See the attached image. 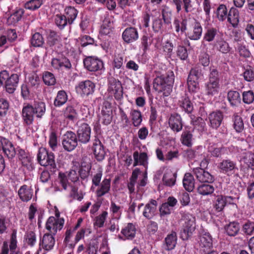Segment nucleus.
I'll return each instance as SVG.
<instances>
[{"label": "nucleus", "instance_id": "1", "mask_svg": "<svg viewBox=\"0 0 254 254\" xmlns=\"http://www.w3.org/2000/svg\"><path fill=\"white\" fill-rule=\"evenodd\" d=\"M174 80V74L172 71L167 75L157 76L153 81V88L159 93L162 92L164 96H168L172 91Z\"/></svg>", "mask_w": 254, "mask_h": 254}, {"label": "nucleus", "instance_id": "2", "mask_svg": "<svg viewBox=\"0 0 254 254\" xmlns=\"http://www.w3.org/2000/svg\"><path fill=\"white\" fill-rule=\"evenodd\" d=\"M37 160L43 166L47 167L52 172H55L57 165L53 153L48 152L45 148H40L37 154Z\"/></svg>", "mask_w": 254, "mask_h": 254}, {"label": "nucleus", "instance_id": "3", "mask_svg": "<svg viewBox=\"0 0 254 254\" xmlns=\"http://www.w3.org/2000/svg\"><path fill=\"white\" fill-rule=\"evenodd\" d=\"M180 214L182 217V220L184 221L183 232L182 234L183 237L187 239L195 230V218L190 213L181 211Z\"/></svg>", "mask_w": 254, "mask_h": 254}, {"label": "nucleus", "instance_id": "4", "mask_svg": "<svg viewBox=\"0 0 254 254\" xmlns=\"http://www.w3.org/2000/svg\"><path fill=\"white\" fill-rule=\"evenodd\" d=\"M59 183L64 190H67L70 183L68 180L73 183L79 181V175L74 170H71L65 173H60L59 174Z\"/></svg>", "mask_w": 254, "mask_h": 254}, {"label": "nucleus", "instance_id": "5", "mask_svg": "<svg viewBox=\"0 0 254 254\" xmlns=\"http://www.w3.org/2000/svg\"><path fill=\"white\" fill-rule=\"evenodd\" d=\"M63 218L57 219L53 216L50 217L46 224V229L49 231V233L55 235L58 230L63 228L64 224Z\"/></svg>", "mask_w": 254, "mask_h": 254}, {"label": "nucleus", "instance_id": "6", "mask_svg": "<svg viewBox=\"0 0 254 254\" xmlns=\"http://www.w3.org/2000/svg\"><path fill=\"white\" fill-rule=\"evenodd\" d=\"M83 63L85 67L90 71H96L103 67L102 61L97 57H87L84 59Z\"/></svg>", "mask_w": 254, "mask_h": 254}, {"label": "nucleus", "instance_id": "7", "mask_svg": "<svg viewBox=\"0 0 254 254\" xmlns=\"http://www.w3.org/2000/svg\"><path fill=\"white\" fill-rule=\"evenodd\" d=\"M62 144L64 149L68 151L74 149L77 145V136L72 131H67L64 135Z\"/></svg>", "mask_w": 254, "mask_h": 254}, {"label": "nucleus", "instance_id": "8", "mask_svg": "<svg viewBox=\"0 0 254 254\" xmlns=\"http://www.w3.org/2000/svg\"><path fill=\"white\" fill-rule=\"evenodd\" d=\"M108 90L111 95L114 96L117 100H120L123 98V87L119 80L114 78H111L109 80Z\"/></svg>", "mask_w": 254, "mask_h": 254}, {"label": "nucleus", "instance_id": "9", "mask_svg": "<svg viewBox=\"0 0 254 254\" xmlns=\"http://www.w3.org/2000/svg\"><path fill=\"white\" fill-rule=\"evenodd\" d=\"M218 168L220 172L230 175L238 170L236 163L230 159H224L218 165Z\"/></svg>", "mask_w": 254, "mask_h": 254}, {"label": "nucleus", "instance_id": "10", "mask_svg": "<svg viewBox=\"0 0 254 254\" xmlns=\"http://www.w3.org/2000/svg\"><path fill=\"white\" fill-rule=\"evenodd\" d=\"M34 114L33 106L29 103H24L22 110V118L25 125L29 126L33 124Z\"/></svg>", "mask_w": 254, "mask_h": 254}, {"label": "nucleus", "instance_id": "11", "mask_svg": "<svg viewBox=\"0 0 254 254\" xmlns=\"http://www.w3.org/2000/svg\"><path fill=\"white\" fill-rule=\"evenodd\" d=\"M190 25H191L192 29L188 32V37L193 40H199L202 34V28L199 22L195 19H190Z\"/></svg>", "mask_w": 254, "mask_h": 254}, {"label": "nucleus", "instance_id": "12", "mask_svg": "<svg viewBox=\"0 0 254 254\" xmlns=\"http://www.w3.org/2000/svg\"><path fill=\"white\" fill-rule=\"evenodd\" d=\"M95 85L90 80H85L79 83L76 87V92L82 96H88L94 91Z\"/></svg>", "mask_w": 254, "mask_h": 254}, {"label": "nucleus", "instance_id": "13", "mask_svg": "<svg viewBox=\"0 0 254 254\" xmlns=\"http://www.w3.org/2000/svg\"><path fill=\"white\" fill-rule=\"evenodd\" d=\"M77 134L78 139L80 142L84 144L87 143L90 139V127L87 124H82L77 129Z\"/></svg>", "mask_w": 254, "mask_h": 254}, {"label": "nucleus", "instance_id": "14", "mask_svg": "<svg viewBox=\"0 0 254 254\" xmlns=\"http://www.w3.org/2000/svg\"><path fill=\"white\" fill-rule=\"evenodd\" d=\"M92 149L95 158L98 161H101L104 159L105 151L104 146L101 141L96 137L93 140Z\"/></svg>", "mask_w": 254, "mask_h": 254}, {"label": "nucleus", "instance_id": "15", "mask_svg": "<svg viewBox=\"0 0 254 254\" xmlns=\"http://www.w3.org/2000/svg\"><path fill=\"white\" fill-rule=\"evenodd\" d=\"M51 64L55 69L58 70H68L71 67L69 60L65 57L54 58L52 59Z\"/></svg>", "mask_w": 254, "mask_h": 254}, {"label": "nucleus", "instance_id": "16", "mask_svg": "<svg viewBox=\"0 0 254 254\" xmlns=\"http://www.w3.org/2000/svg\"><path fill=\"white\" fill-rule=\"evenodd\" d=\"M193 172L196 179L200 182L210 183L214 181L213 176L208 172L205 171L202 168H194L193 169Z\"/></svg>", "mask_w": 254, "mask_h": 254}, {"label": "nucleus", "instance_id": "17", "mask_svg": "<svg viewBox=\"0 0 254 254\" xmlns=\"http://www.w3.org/2000/svg\"><path fill=\"white\" fill-rule=\"evenodd\" d=\"M138 37L137 30L134 27L127 28L122 34L123 39L127 43L133 42L136 41Z\"/></svg>", "mask_w": 254, "mask_h": 254}, {"label": "nucleus", "instance_id": "18", "mask_svg": "<svg viewBox=\"0 0 254 254\" xmlns=\"http://www.w3.org/2000/svg\"><path fill=\"white\" fill-rule=\"evenodd\" d=\"M169 125L174 131L179 132L182 129L183 124L181 116L176 113L172 114L168 120Z\"/></svg>", "mask_w": 254, "mask_h": 254}, {"label": "nucleus", "instance_id": "19", "mask_svg": "<svg viewBox=\"0 0 254 254\" xmlns=\"http://www.w3.org/2000/svg\"><path fill=\"white\" fill-rule=\"evenodd\" d=\"M96 192V196L99 198L108 193L111 190V179L105 178L99 184Z\"/></svg>", "mask_w": 254, "mask_h": 254}, {"label": "nucleus", "instance_id": "20", "mask_svg": "<svg viewBox=\"0 0 254 254\" xmlns=\"http://www.w3.org/2000/svg\"><path fill=\"white\" fill-rule=\"evenodd\" d=\"M19 82V76L17 74H12L8 77L4 87L6 92L11 94L16 90Z\"/></svg>", "mask_w": 254, "mask_h": 254}, {"label": "nucleus", "instance_id": "21", "mask_svg": "<svg viewBox=\"0 0 254 254\" xmlns=\"http://www.w3.org/2000/svg\"><path fill=\"white\" fill-rule=\"evenodd\" d=\"M54 235L49 233L43 235L40 245L46 251H50L53 248L55 244Z\"/></svg>", "mask_w": 254, "mask_h": 254}, {"label": "nucleus", "instance_id": "22", "mask_svg": "<svg viewBox=\"0 0 254 254\" xmlns=\"http://www.w3.org/2000/svg\"><path fill=\"white\" fill-rule=\"evenodd\" d=\"M208 118L210 126L213 128H217L221 124L223 116L220 111L213 112L209 114Z\"/></svg>", "mask_w": 254, "mask_h": 254}, {"label": "nucleus", "instance_id": "23", "mask_svg": "<svg viewBox=\"0 0 254 254\" xmlns=\"http://www.w3.org/2000/svg\"><path fill=\"white\" fill-rule=\"evenodd\" d=\"M134 159L133 166L142 165L146 167L148 164V156L145 152L139 153L138 151H135L133 154Z\"/></svg>", "mask_w": 254, "mask_h": 254}, {"label": "nucleus", "instance_id": "24", "mask_svg": "<svg viewBox=\"0 0 254 254\" xmlns=\"http://www.w3.org/2000/svg\"><path fill=\"white\" fill-rule=\"evenodd\" d=\"M157 205V202L155 200H151L149 203L145 205L143 212V216L148 219L152 218L155 215Z\"/></svg>", "mask_w": 254, "mask_h": 254}, {"label": "nucleus", "instance_id": "25", "mask_svg": "<svg viewBox=\"0 0 254 254\" xmlns=\"http://www.w3.org/2000/svg\"><path fill=\"white\" fill-rule=\"evenodd\" d=\"M198 243L201 248L210 249L212 247V237L208 233H203L199 236Z\"/></svg>", "mask_w": 254, "mask_h": 254}, {"label": "nucleus", "instance_id": "26", "mask_svg": "<svg viewBox=\"0 0 254 254\" xmlns=\"http://www.w3.org/2000/svg\"><path fill=\"white\" fill-rule=\"evenodd\" d=\"M18 193L21 200L25 202L29 201L33 196V190L26 185L21 186Z\"/></svg>", "mask_w": 254, "mask_h": 254}, {"label": "nucleus", "instance_id": "27", "mask_svg": "<svg viewBox=\"0 0 254 254\" xmlns=\"http://www.w3.org/2000/svg\"><path fill=\"white\" fill-rule=\"evenodd\" d=\"M136 231L135 225L129 223L122 229L121 233L125 239L131 240L134 238Z\"/></svg>", "mask_w": 254, "mask_h": 254}, {"label": "nucleus", "instance_id": "28", "mask_svg": "<svg viewBox=\"0 0 254 254\" xmlns=\"http://www.w3.org/2000/svg\"><path fill=\"white\" fill-rule=\"evenodd\" d=\"M176 174L173 172L171 170L167 169L163 177L164 184L168 187H172L175 184Z\"/></svg>", "mask_w": 254, "mask_h": 254}, {"label": "nucleus", "instance_id": "29", "mask_svg": "<svg viewBox=\"0 0 254 254\" xmlns=\"http://www.w3.org/2000/svg\"><path fill=\"white\" fill-rule=\"evenodd\" d=\"M100 121L104 125H109L112 121V110L110 108H103L100 116Z\"/></svg>", "mask_w": 254, "mask_h": 254}, {"label": "nucleus", "instance_id": "30", "mask_svg": "<svg viewBox=\"0 0 254 254\" xmlns=\"http://www.w3.org/2000/svg\"><path fill=\"white\" fill-rule=\"evenodd\" d=\"M205 92L208 95H214L218 93L219 89L218 81L209 80L205 85Z\"/></svg>", "mask_w": 254, "mask_h": 254}, {"label": "nucleus", "instance_id": "31", "mask_svg": "<svg viewBox=\"0 0 254 254\" xmlns=\"http://www.w3.org/2000/svg\"><path fill=\"white\" fill-rule=\"evenodd\" d=\"M228 22L233 27H236L239 22V12L237 9L232 7L227 16Z\"/></svg>", "mask_w": 254, "mask_h": 254}, {"label": "nucleus", "instance_id": "32", "mask_svg": "<svg viewBox=\"0 0 254 254\" xmlns=\"http://www.w3.org/2000/svg\"><path fill=\"white\" fill-rule=\"evenodd\" d=\"M177 241V237L175 232L168 234L165 239V249L168 251L174 249L176 245Z\"/></svg>", "mask_w": 254, "mask_h": 254}, {"label": "nucleus", "instance_id": "33", "mask_svg": "<svg viewBox=\"0 0 254 254\" xmlns=\"http://www.w3.org/2000/svg\"><path fill=\"white\" fill-rule=\"evenodd\" d=\"M130 117L132 125L135 127H138L142 121V117L141 112L137 110L132 109L130 112Z\"/></svg>", "mask_w": 254, "mask_h": 254}, {"label": "nucleus", "instance_id": "34", "mask_svg": "<svg viewBox=\"0 0 254 254\" xmlns=\"http://www.w3.org/2000/svg\"><path fill=\"white\" fill-rule=\"evenodd\" d=\"M183 186L185 189L189 191L193 190L194 187V180L192 175L190 173L185 174L183 181Z\"/></svg>", "mask_w": 254, "mask_h": 254}, {"label": "nucleus", "instance_id": "35", "mask_svg": "<svg viewBox=\"0 0 254 254\" xmlns=\"http://www.w3.org/2000/svg\"><path fill=\"white\" fill-rule=\"evenodd\" d=\"M1 148L3 152L9 158H12L15 155V151L12 144L8 140H4Z\"/></svg>", "mask_w": 254, "mask_h": 254}, {"label": "nucleus", "instance_id": "36", "mask_svg": "<svg viewBox=\"0 0 254 254\" xmlns=\"http://www.w3.org/2000/svg\"><path fill=\"white\" fill-rule=\"evenodd\" d=\"M64 117L68 120L74 122L78 119L76 110L71 106H67L64 112Z\"/></svg>", "mask_w": 254, "mask_h": 254}, {"label": "nucleus", "instance_id": "37", "mask_svg": "<svg viewBox=\"0 0 254 254\" xmlns=\"http://www.w3.org/2000/svg\"><path fill=\"white\" fill-rule=\"evenodd\" d=\"M160 10L164 22L166 24L171 23L172 12L171 9L166 5H163L160 8Z\"/></svg>", "mask_w": 254, "mask_h": 254}, {"label": "nucleus", "instance_id": "38", "mask_svg": "<svg viewBox=\"0 0 254 254\" xmlns=\"http://www.w3.org/2000/svg\"><path fill=\"white\" fill-rule=\"evenodd\" d=\"M33 109L36 117L42 118L46 112V105L43 102H36L33 106Z\"/></svg>", "mask_w": 254, "mask_h": 254}, {"label": "nucleus", "instance_id": "39", "mask_svg": "<svg viewBox=\"0 0 254 254\" xmlns=\"http://www.w3.org/2000/svg\"><path fill=\"white\" fill-rule=\"evenodd\" d=\"M226 233L230 236L236 235L240 230L239 224L236 222H232L225 227Z\"/></svg>", "mask_w": 254, "mask_h": 254}, {"label": "nucleus", "instance_id": "40", "mask_svg": "<svg viewBox=\"0 0 254 254\" xmlns=\"http://www.w3.org/2000/svg\"><path fill=\"white\" fill-rule=\"evenodd\" d=\"M190 19L191 18L183 19L181 22L178 19H175L174 24L175 27L176 31L179 32L181 31L182 33L184 32L187 30L188 25H190Z\"/></svg>", "mask_w": 254, "mask_h": 254}, {"label": "nucleus", "instance_id": "41", "mask_svg": "<svg viewBox=\"0 0 254 254\" xmlns=\"http://www.w3.org/2000/svg\"><path fill=\"white\" fill-rule=\"evenodd\" d=\"M233 127L238 132H241L244 128V124L242 118L237 113L234 114L232 118Z\"/></svg>", "mask_w": 254, "mask_h": 254}, {"label": "nucleus", "instance_id": "42", "mask_svg": "<svg viewBox=\"0 0 254 254\" xmlns=\"http://www.w3.org/2000/svg\"><path fill=\"white\" fill-rule=\"evenodd\" d=\"M192 134L190 130H184L181 137L182 143L188 147L191 146L192 144Z\"/></svg>", "mask_w": 254, "mask_h": 254}, {"label": "nucleus", "instance_id": "43", "mask_svg": "<svg viewBox=\"0 0 254 254\" xmlns=\"http://www.w3.org/2000/svg\"><path fill=\"white\" fill-rule=\"evenodd\" d=\"M23 14V10L22 9H18L9 16L7 19V23L8 25H14L19 21Z\"/></svg>", "mask_w": 254, "mask_h": 254}, {"label": "nucleus", "instance_id": "44", "mask_svg": "<svg viewBox=\"0 0 254 254\" xmlns=\"http://www.w3.org/2000/svg\"><path fill=\"white\" fill-rule=\"evenodd\" d=\"M228 100L232 106H237L241 102L240 94L236 91H230L228 93Z\"/></svg>", "mask_w": 254, "mask_h": 254}, {"label": "nucleus", "instance_id": "45", "mask_svg": "<svg viewBox=\"0 0 254 254\" xmlns=\"http://www.w3.org/2000/svg\"><path fill=\"white\" fill-rule=\"evenodd\" d=\"M216 47L217 50L223 54L228 53L231 49L228 43L223 39L217 41Z\"/></svg>", "mask_w": 254, "mask_h": 254}, {"label": "nucleus", "instance_id": "46", "mask_svg": "<svg viewBox=\"0 0 254 254\" xmlns=\"http://www.w3.org/2000/svg\"><path fill=\"white\" fill-rule=\"evenodd\" d=\"M31 43L34 47H41L44 43V39L39 32H36L33 34L31 39Z\"/></svg>", "mask_w": 254, "mask_h": 254}, {"label": "nucleus", "instance_id": "47", "mask_svg": "<svg viewBox=\"0 0 254 254\" xmlns=\"http://www.w3.org/2000/svg\"><path fill=\"white\" fill-rule=\"evenodd\" d=\"M66 17L69 24H71L76 18L78 12L73 7L69 6L65 9Z\"/></svg>", "mask_w": 254, "mask_h": 254}, {"label": "nucleus", "instance_id": "48", "mask_svg": "<svg viewBox=\"0 0 254 254\" xmlns=\"http://www.w3.org/2000/svg\"><path fill=\"white\" fill-rule=\"evenodd\" d=\"M198 192L202 195H206L212 193L214 191V188L209 184H202L197 188Z\"/></svg>", "mask_w": 254, "mask_h": 254}, {"label": "nucleus", "instance_id": "49", "mask_svg": "<svg viewBox=\"0 0 254 254\" xmlns=\"http://www.w3.org/2000/svg\"><path fill=\"white\" fill-rule=\"evenodd\" d=\"M67 100V96L64 91H60L58 92L57 96L54 101V105L56 106H61L63 105Z\"/></svg>", "mask_w": 254, "mask_h": 254}, {"label": "nucleus", "instance_id": "50", "mask_svg": "<svg viewBox=\"0 0 254 254\" xmlns=\"http://www.w3.org/2000/svg\"><path fill=\"white\" fill-rule=\"evenodd\" d=\"M180 106L188 113H191L193 110V105L188 97L183 98L180 101Z\"/></svg>", "mask_w": 254, "mask_h": 254}, {"label": "nucleus", "instance_id": "51", "mask_svg": "<svg viewBox=\"0 0 254 254\" xmlns=\"http://www.w3.org/2000/svg\"><path fill=\"white\" fill-rule=\"evenodd\" d=\"M244 162L249 168L254 170V154L251 152H247L242 159Z\"/></svg>", "mask_w": 254, "mask_h": 254}, {"label": "nucleus", "instance_id": "52", "mask_svg": "<svg viewBox=\"0 0 254 254\" xmlns=\"http://www.w3.org/2000/svg\"><path fill=\"white\" fill-rule=\"evenodd\" d=\"M242 231L247 235H252L254 232V221H247L243 225Z\"/></svg>", "mask_w": 254, "mask_h": 254}, {"label": "nucleus", "instance_id": "53", "mask_svg": "<svg viewBox=\"0 0 254 254\" xmlns=\"http://www.w3.org/2000/svg\"><path fill=\"white\" fill-rule=\"evenodd\" d=\"M91 168V166L90 164L84 165L83 163H82L78 174L82 180H85L89 176Z\"/></svg>", "mask_w": 254, "mask_h": 254}, {"label": "nucleus", "instance_id": "54", "mask_svg": "<svg viewBox=\"0 0 254 254\" xmlns=\"http://www.w3.org/2000/svg\"><path fill=\"white\" fill-rule=\"evenodd\" d=\"M61 40L62 38L60 35L55 31H51L47 38V42L50 46H52Z\"/></svg>", "mask_w": 254, "mask_h": 254}, {"label": "nucleus", "instance_id": "55", "mask_svg": "<svg viewBox=\"0 0 254 254\" xmlns=\"http://www.w3.org/2000/svg\"><path fill=\"white\" fill-rule=\"evenodd\" d=\"M218 31L215 28H210L207 30L203 37V40L207 42L213 41L216 35L217 34Z\"/></svg>", "mask_w": 254, "mask_h": 254}, {"label": "nucleus", "instance_id": "56", "mask_svg": "<svg viewBox=\"0 0 254 254\" xmlns=\"http://www.w3.org/2000/svg\"><path fill=\"white\" fill-rule=\"evenodd\" d=\"M43 80L45 84L49 86L53 85L56 83L54 75L49 71H46L43 73Z\"/></svg>", "mask_w": 254, "mask_h": 254}, {"label": "nucleus", "instance_id": "57", "mask_svg": "<svg viewBox=\"0 0 254 254\" xmlns=\"http://www.w3.org/2000/svg\"><path fill=\"white\" fill-rule=\"evenodd\" d=\"M226 206L225 195H219L217 196L215 202V208L217 211H222Z\"/></svg>", "mask_w": 254, "mask_h": 254}, {"label": "nucleus", "instance_id": "58", "mask_svg": "<svg viewBox=\"0 0 254 254\" xmlns=\"http://www.w3.org/2000/svg\"><path fill=\"white\" fill-rule=\"evenodd\" d=\"M227 15V9L224 4H221L217 9V17L220 21H224Z\"/></svg>", "mask_w": 254, "mask_h": 254}, {"label": "nucleus", "instance_id": "59", "mask_svg": "<svg viewBox=\"0 0 254 254\" xmlns=\"http://www.w3.org/2000/svg\"><path fill=\"white\" fill-rule=\"evenodd\" d=\"M201 70L199 67H195L190 71L188 79L194 80L195 81L198 80L202 76Z\"/></svg>", "mask_w": 254, "mask_h": 254}, {"label": "nucleus", "instance_id": "60", "mask_svg": "<svg viewBox=\"0 0 254 254\" xmlns=\"http://www.w3.org/2000/svg\"><path fill=\"white\" fill-rule=\"evenodd\" d=\"M18 155L23 165H27L31 162V157L24 150H19Z\"/></svg>", "mask_w": 254, "mask_h": 254}, {"label": "nucleus", "instance_id": "61", "mask_svg": "<svg viewBox=\"0 0 254 254\" xmlns=\"http://www.w3.org/2000/svg\"><path fill=\"white\" fill-rule=\"evenodd\" d=\"M191 124L194 127V128H196L199 130H203L205 127V123L201 118H196L195 119H192Z\"/></svg>", "mask_w": 254, "mask_h": 254}, {"label": "nucleus", "instance_id": "62", "mask_svg": "<svg viewBox=\"0 0 254 254\" xmlns=\"http://www.w3.org/2000/svg\"><path fill=\"white\" fill-rule=\"evenodd\" d=\"M25 240L27 245L33 247L36 242V234L32 231L27 233L25 236Z\"/></svg>", "mask_w": 254, "mask_h": 254}, {"label": "nucleus", "instance_id": "63", "mask_svg": "<svg viewBox=\"0 0 254 254\" xmlns=\"http://www.w3.org/2000/svg\"><path fill=\"white\" fill-rule=\"evenodd\" d=\"M42 4L41 0H31L25 4V7L30 10H35L38 9Z\"/></svg>", "mask_w": 254, "mask_h": 254}, {"label": "nucleus", "instance_id": "64", "mask_svg": "<svg viewBox=\"0 0 254 254\" xmlns=\"http://www.w3.org/2000/svg\"><path fill=\"white\" fill-rule=\"evenodd\" d=\"M68 20L64 15H57L55 18V23L60 28L63 29L67 24Z\"/></svg>", "mask_w": 254, "mask_h": 254}]
</instances>
